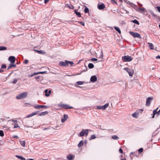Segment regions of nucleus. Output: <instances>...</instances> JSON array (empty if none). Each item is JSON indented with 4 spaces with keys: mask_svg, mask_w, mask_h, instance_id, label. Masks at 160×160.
Returning <instances> with one entry per match:
<instances>
[{
    "mask_svg": "<svg viewBox=\"0 0 160 160\" xmlns=\"http://www.w3.org/2000/svg\"><path fill=\"white\" fill-rule=\"evenodd\" d=\"M28 94V92H25L18 95L16 97V98L18 99L24 98L27 97Z\"/></svg>",
    "mask_w": 160,
    "mask_h": 160,
    "instance_id": "7ed1b4c3",
    "label": "nucleus"
},
{
    "mask_svg": "<svg viewBox=\"0 0 160 160\" xmlns=\"http://www.w3.org/2000/svg\"><path fill=\"white\" fill-rule=\"evenodd\" d=\"M68 7L70 9H73L74 8V7L72 5H71V6H68Z\"/></svg>",
    "mask_w": 160,
    "mask_h": 160,
    "instance_id": "864d4df0",
    "label": "nucleus"
},
{
    "mask_svg": "<svg viewBox=\"0 0 160 160\" xmlns=\"http://www.w3.org/2000/svg\"><path fill=\"white\" fill-rule=\"evenodd\" d=\"M156 59H160V56L159 55H158L156 57Z\"/></svg>",
    "mask_w": 160,
    "mask_h": 160,
    "instance_id": "052dcab7",
    "label": "nucleus"
},
{
    "mask_svg": "<svg viewBox=\"0 0 160 160\" xmlns=\"http://www.w3.org/2000/svg\"><path fill=\"white\" fill-rule=\"evenodd\" d=\"M139 114V112L137 111L132 114V116L133 118H137Z\"/></svg>",
    "mask_w": 160,
    "mask_h": 160,
    "instance_id": "4468645a",
    "label": "nucleus"
},
{
    "mask_svg": "<svg viewBox=\"0 0 160 160\" xmlns=\"http://www.w3.org/2000/svg\"><path fill=\"white\" fill-rule=\"evenodd\" d=\"M16 67V64H10L8 68V70L9 69L12 68V67Z\"/></svg>",
    "mask_w": 160,
    "mask_h": 160,
    "instance_id": "4be33fe9",
    "label": "nucleus"
},
{
    "mask_svg": "<svg viewBox=\"0 0 160 160\" xmlns=\"http://www.w3.org/2000/svg\"><path fill=\"white\" fill-rule=\"evenodd\" d=\"M111 2L113 4H117V2L115 0H111Z\"/></svg>",
    "mask_w": 160,
    "mask_h": 160,
    "instance_id": "79ce46f5",
    "label": "nucleus"
},
{
    "mask_svg": "<svg viewBox=\"0 0 160 160\" xmlns=\"http://www.w3.org/2000/svg\"><path fill=\"white\" fill-rule=\"evenodd\" d=\"M17 82V80L16 79H14L12 82V83L13 84H15Z\"/></svg>",
    "mask_w": 160,
    "mask_h": 160,
    "instance_id": "3c124183",
    "label": "nucleus"
},
{
    "mask_svg": "<svg viewBox=\"0 0 160 160\" xmlns=\"http://www.w3.org/2000/svg\"><path fill=\"white\" fill-rule=\"evenodd\" d=\"M48 113V112L45 111V112H42L40 113L39 114V116H44L45 115L47 114Z\"/></svg>",
    "mask_w": 160,
    "mask_h": 160,
    "instance_id": "6ab92c4d",
    "label": "nucleus"
},
{
    "mask_svg": "<svg viewBox=\"0 0 160 160\" xmlns=\"http://www.w3.org/2000/svg\"><path fill=\"white\" fill-rule=\"evenodd\" d=\"M143 151V149L142 148H141L138 150V151L140 152H142Z\"/></svg>",
    "mask_w": 160,
    "mask_h": 160,
    "instance_id": "09e8293b",
    "label": "nucleus"
},
{
    "mask_svg": "<svg viewBox=\"0 0 160 160\" xmlns=\"http://www.w3.org/2000/svg\"><path fill=\"white\" fill-rule=\"evenodd\" d=\"M131 22H133L135 24H138V25H139V22H138V21L136 19L133 20H132L131 21Z\"/></svg>",
    "mask_w": 160,
    "mask_h": 160,
    "instance_id": "473e14b6",
    "label": "nucleus"
},
{
    "mask_svg": "<svg viewBox=\"0 0 160 160\" xmlns=\"http://www.w3.org/2000/svg\"><path fill=\"white\" fill-rule=\"evenodd\" d=\"M128 73L129 72L130 69L128 68H125L124 69Z\"/></svg>",
    "mask_w": 160,
    "mask_h": 160,
    "instance_id": "8fccbe9b",
    "label": "nucleus"
},
{
    "mask_svg": "<svg viewBox=\"0 0 160 160\" xmlns=\"http://www.w3.org/2000/svg\"><path fill=\"white\" fill-rule=\"evenodd\" d=\"M77 83L78 85H82L84 83V82L78 81L77 82Z\"/></svg>",
    "mask_w": 160,
    "mask_h": 160,
    "instance_id": "e433bc0d",
    "label": "nucleus"
},
{
    "mask_svg": "<svg viewBox=\"0 0 160 160\" xmlns=\"http://www.w3.org/2000/svg\"><path fill=\"white\" fill-rule=\"evenodd\" d=\"M39 112V111H36V112H33L32 113H31L29 114L28 116H27L26 117L27 118H29L30 117H31L34 115H35L37 114V113Z\"/></svg>",
    "mask_w": 160,
    "mask_h": 160,
    "instance_id": "ddd939ff",
    "label": "nucleus"
},
{
    "mask_svg": "<svg viewBox=\"0 0 160 160\" xmlns=\"http://www.w3.org/2000/svg\"><path fill=\"white\" fill-rule=\"evenodd\" d=\"M47 106L43 105H38V106H34V108L35 109H38L40 108H47Z\"/></svg>",
    "mask_w": 160,
    "mask_h": 160,
    "instance_id": "6e6552de",
    "label": "nucleus"
},
{
    "mask_svg": "<svg viewBox=\"0 0 160 160\" xmlns=\"http://www.w3.org/2000/svg\"><path fill=\"white\" fill-rule=\"evenodd\" d=\"M89 9L88 8L86 7H85V8L84 9V11L85 13H87L89 12Z\"/></svg>",
    "mask_w": 160,
    "mask_h": 160,
    "instance_id": "f704fd0d",
    "label": "nucleus"
},
{
    "mask_svg": "<svg viewBox=\"0 0 160 160\" xmlns=\"http://www.w3.org/2000/svg\"><path fill=\"white\" fill-rule=\"evenodd\" d=\"M158 109V108H157V109H156L155 110H154L153 111V116H152V118H154V116L156 114H157V110Z\"/></svg>",
    "mask_w": 160,
    "mask_h": 160,
    "instance_id": "7c9ffc66",
    "label": "nucleus"
},
{
    "mask_svg": "<svg viewBox=\"0 0 160 160\" xmlns=\"http://www.w3.org/2000/svg\"><path fill=\"white\" fill-rule=\"evenodd\" d=\"M114 28L115 30H116L117 32H118L119 34H121V31L119 28H118V27H116V26H114Z\"/></svg>",
    "mask_w": 160,
    "mask_h": 160,
    "instance_id": "cd10ccee",
    "label": "nucleus"
},
{
    "mask_svg": "<svg viewBox=\"0 0 160 160\" xmlns=\"http://www.w3.org/2000/svg\"><path fill=\"white\" fill-rule=\"evenodd\" d=\"M98 7L99 9L102 10L105 8V5L104 4H102L100 5H98Z\"/></svg>",
    "mask_w": 160,
    "mask_h": 160,
    "instance_id": "2eb2a0df",
    "label": "nucleus"
},
{
    "mask_svg": "<svg viewBox=\"0 0 160 160\" xmlns=\"http://www.w3.org/2000/svg\"><path fill=\"white\" fill-rule=\"evenodd\" d=\"M103 52H102V51H101V52L100 55V56L99 57V58H100L102 59L103 58Z\"/></svg>",
    "mask_w": 160,
    "mask_h": 160,
    "instance_id": "ea45409f",
    "label": "nucleus"
},
{
    "mask_svg": "<svg viewBox=\"0 0 160 160\" xmlns=\"http://www.w3.org/2000/svg\"><path fill=\"white\" fill-rule=\"evenodd\" d=\"M20 128V127L18 126V122L14 123V128Z\"/></svg>",
    "mask_w": 160,
    "mask_h": 160,
    "instance_id": "c9c22d12",
    "label": "nucleus"
},
{
    "mask_svg": "<svg viewBox=\"0 0 160 160\" xmlns=\"http://www.w3.org/2000/svg\"><path fill=\"white\" fill-rule=\"evenodd\" d=\"M49 1V0H44V3L46 4Z\"/></svg>",
    "mask_w": 160,
    "mask_h": 160,
    "instance_id": "680f3d73",
    "label": "nucleus"
},
{
    "mask_svg": "<svg viewBox=\"0 0 160 160\" xmlns=\"http://www.w3.org/2000/svg\"><path fill=\"white\" fill-rule=\"evenodd\" d=\"M9 60L11 63H13L15 62V58L14 56H10L9 57Z\"/></svg>",
    "mask_w": 160,
    "mask_h": 160,
    "instance_id": "9d476101",
    "label": "nucleus"
},
{
    "mask_svg": "<svg viewBox=\"0 0 160 160\" xmlns=\"http://www.w3.org/2000/svg\"><path fill=\"white\" fill-rule=\"evenodd\" d=\"M153 97H150L146 99V105L147 106H149L151 102L153 100Z\"/></svg>",
    "mask_w": 160,
    "mask_h": 160,
    "instance_id": "423d86ee",
    "label": "nucleus"
},
{
    "mask_svg": "<svg viewBox=\"0 0 160 160\" xmlns=\"http://www.w3.org/2000/svg\"><path fill=\"white\" fill-rule=\"evenodd\" d=\"M91 131V130L90 129H82L81 132L78 135V136L80 137H82L83 136L85 135L86 136H87L88 134V132Z\"/></svg>",
    "mask_w": 160,
    "mask_h": 160,
    "instance_id": "f257e3e1",
    "label": "nucleus"
},
{
    "mask_svg": "<svg viewBox=\"0 0 160 160\" xmlns=\"http://www.w3.org/2000/svg\"><path fill=\"white\" fill-rule=\"evenodd\" d=\"M136 11L139 12L141 11L142 12H146V10L145 8H138L136 9Z\"/></svg>",
    "mask_w": 160,
    "mask_h": 160,
    "instance_id": "f8f14e48",
    "label": "nucleus"
},
{
    "mask_svg": "<svg viewBox=\"0 0 160 160\" xmlns=\"http://www.w3.org/2000/svg\"><path fill=\"white\" fill-rule=\"evenodd\" d=\"M136 153L135 152H131L130 153V157H131V155H133V154L134 153Z\"/></svg>",
    "mask_w": 160,
    "mask_h": 160,
    "instance_id": "bf43d9fd",
    "label": "nucleus"
},
{
    "mask_svg": "<svg viewBox=\"0 0 160 160\" xmlns=\"http://www.w3.org/2000/svg\"><path fill=\"white\" fill-rule=\"evenodd\" d=\"M96 138L95 134H93L91 135V137L89 138V140H91L92 139H94Z\"/></svg>",
    "mask_w": 160,
    "mask_h": 160,
    "instance_id": "c756f323",
    "label": "nucleus"
},
{
    "mask_svg": "<svg viewBox=\"0 0 160 160\" xmlns=\"http://www.w3.org/2000/svg\"><path fill=\"white\" fill-rule=\"evenodd\" d=\"M143 111V109H139V110L137 111H138L139 112V113H142V112Z\"/></svg>",
    "mask_w": 160,
    "mask_h": 160,
    "instance_id": "603ef678",
    "label": "nucleus"
},
{
    "mask_svg": "<svg viewBox=\"0 0 160 160\" xmlns=\"http://www.w3.org/2000/svg\"><path fill=\"white\" fill-rule=\"evenodd\" d=\"M46 72L44 71V72H38L37 73H34V74H33L30 76H29V77H32L35 75L37 74H43V73H45Z\"/></svg>",
    "mask_w": 160,
    "mask_h": 160,
    "instance_id": "412c9836",
    "label": "nucleus"
},
{
    "mask_svg": "<svg viewBox=\"0 0 160 160\" xmlns=\"http://www.w3.org/2000/svg\"><path fill=\"white\" fill-rule=\"evenodd\" d=\"M58 106L62 108L65 109L73 108V107L69 106L67 104H65L63 103L59 104H58Z\"/></svg>",
    "mask_w": 160,
    "mask_h": 160,
    "instance_id": "20e7f679",
    "label": "nucleus"
},
{
    "mask_svg": "<svg viewBox=\"0 0 160 160\" xmlns=\"http://www.w3.org/2000/svg\"><path fill=\"white\" fill-rule=\"evenodd\" d=\"M108 105L109 104L108 103H106L104 105H103V106H97V108L98 109H99L104 110L108 107Z\"/></svg>",
    "mask_w": 160,
    "mask_h": 160,
    "instance_id": "0eeeda50",
    "label": "nucleus"
},
{
    "mask_svg": "<svg viewBox=\"0 0 160 160\" xmlns=\"http://www.w3.org/2000/svg\"><path fill=\"white\" fill-rule=\"evenodd\" d=\"M119 152L121 153H123V151H122V149L120 148L119 149Z\"/></svg>",
    "mask_w": 160,
    "mask_h": 160,
    "instance_id": "6e6d98bb",
    "label": "nucleus"
},
{
    "mask_svg": "<svg viewBox=\"0 0 160 160\" xmlns=\"http://www.w3.org/2000/svg\"><path fill=\"white\" fill-rule=\"evenodd\" d=\"M15 157L18 158V159H21V160H26V159L25 158L18 155H16Z\"/></svg>",
    "mask_w": 160,
    "mask_h": 160,
    "instance_id": "a878e982",
    "label": "nucleus"
},
{
    "mask_svg": "<svg viewBox=\"0 0 160 160\" xmlns=\"http://www.w3.org/2000/svg\"><path fill=\"white\" fill-rule=\"evenodd\" d=\"M90 60L92 61L95 62V61H96L97 60V59L96 58H92Z\"/></svg>",
    "mask_w": 160,
    "mask_h": 160,
    "instance_id": "c03bdc74",
    "label": "nucleus"
},
{
    "mask_svg": "<svg viewBox=\"0 0 160 160\" xmlns=\"http://www.w3.org/2000/svg\"><path fill=\"white\" fill-rule=\"evenodd\" d=\"M35 138L39 139L40 140L41 139V138L40 137H39L37 135H36L35 136Z\"/></svg>",
    "mask_w": 160,
    "mask_h": 160,
    "instance_id": "5fc2aeb1",
    "label": "nucleus"
},
{
    "mask_svg": "<svg viewBox=\"0 0 160 160\" xmlns=\"http://www.w3.org/2000/svg\"><path fill=\"white\" fill-rule=\"evenodd\" d=\"M73 156L71 154L68 155L67 156V158L69 160H72Z\"/></svg>",
    "mask_w": 160,
    "mask_h": 160,
    "instance_id": "5701e85b",
    "label": "nucleus"
},
{
    "mask_svg": "<svg viewBox=\"0 0 160 160\" xmlns=\"http://www.w3.org/2000/svg\"><path fill=\"white\" fill-rule=\"evenodd\" d=\"M79 23L81 24L82 26H84L85 25V23L84 22L79 21Z\"/></svg>",
    "mask_w": 160,
    "mask_h": 160,
    "instance_id": "37998d69",
    "label": "nucleus"
},
{
    "mask_svg": "<svg viewBox=\"0 0 160 160\" xmlns=\"http://www.w3.org/2000/svg\"><path fill=\"white\" fill-rule=\"evenodd\" d=\"M18 136L17 135H14L13 136V138H18Z\"/></svg>",
    "mask_w": 160,
    "mask_h": 160,
    "instance_id": "774afa93",
    "label": "nucleus"
},
{
    "mask_svg": "<svg viewBox=\"0 0 160 160\" xmlns=\"http://www.w3.org/2000/svg\"><path fill=\"white\" fill-rule=\"evenodd\" d=\"M59 65L61 66H66L68 65V64L67 63V61H65V62L61 61L59 63Z\"/></svg>",
    "mask_w": 160,
    "mask_h": 160,
    "instance_id": "1a4fd4ad",
    "label": "nucleus"
},
{
    "mask_svg": "<svg viewBox=\"0 0 160 160\" xmlns=\"http://www.w3.org/2000/svg\"><path fill=\"white\" fill-rule=\"evenodd\" d=\"M97 78L95 75L92 76L91 77L90 81L92 82H94L97 81Z\"/></svg>",
    "mask_w": 160,
    "mask_h": 160,
    "instance_id": "9b49d317",
    "label": "nucleus"
},
{
    "mask_svg": "<svg viewBox=\"0 0 160 160\" xmlns=\"http://www.w3.org/2000/svg\"><path fill=\"white\" fill-rule=\"evenodd\" d=\"M4 135L3 132L2 130H0V136L2 137Z\"/></svg>",
    "mask_w": 160,
    "mask_h": 160,
    "instance_id": "58836bf2",
    "label": "nucleus"
},
{
    "mask_svg": "<svg viewBox=\"0 0 160 160\" xmlns=\"http://www.w3.org/2000/svg\"><path fill=\"white\" fill-rule=\"evenodd\" d=\"M94 65L92 63H89L88 65V67L90 69H92L94 67Z\"/></svg>",
    "mask_w": 160,
    "mask_h": 160,
    "instance_id": "2f4dec72",
    "label": "nucleus"
},
{
    "mask_svg": "<svg viewBox=\"0 0 160 160\" xmlns=\"http://www.w3.org/2000/svg\"><path fill=\"white\" fill-rule=\"evenodd\" d=\"M126 2L128 5H131L132 3L131 2H130L128 1H126Z\"/></svg>",
    "mask_w": 160,
    "mask_h": 160,
    "instance_id": "4d7b16f0",
    "label": "nucleus"
},
{
    "mask_svg": "<svg viewBox=\"0 0 160 160\" xmlns=\"http://www.w3.org/2000/svg\"><path fill=\"white\" fill-rule=\"evenodd\" d=\"M155 68V66H153L152 68V70H154Z\"/></svg>",
    "mask_w": 160,
    "mask_h": 160,
    "instance_id": "0e129e2a",
    "label": "nucleus"
},
{
    "mask_svg": "<svg viewBox=\"0 0 160 160\" xmlns=\"http://www.w3.org/2000/svg\"><path fill=\"white\" fill-rule=\"evenodd\" d=\"M128 73L129 74V76H132L134 73V71L132 69H130L129 72H128Z\"/></svg>",
    "mask_w": 160,
    "mask_h": 160,
    "instance_id": "f3484780",
    "label": "nucleus"
},
{
    "mask_svg": "<svg viewBox=\"0 0 160 160\" xmlns=\"http://www.w3.org/2000/svg\"><path fill=\"white\" fill-rule=\"evenodd\" d=\"M132 57L128 55L124 56L122 57V60L124 62H130L133 60Z\"/></svg>",
    "mask_w": 160,
    "mask_h": 160,
    "instance_id": "f03ea898",
    "label": "nucleus"
},
{
    "mask_svg": "<svg viewBox=\"0 0 160 160\" xmlns=\"http://www.w3.org/2000/svg\"><path fill=\"white\" fill-rule=\"evenodd\" d=\"M48 89H46L45 90V96H47V97H48L50 95V94H48Z\"/></svg>",
    "mask_w": 160,
    "mask_h": 160,
    "instance_id": "4c0bfd02",
    "label": "nucleus"
},
{
    "mask_svg": "<svg viewBox=\"0 0 160 160\" xmlns=\"http://www.w3.org/2000/svg\"><path fill=\"white\" fill-rule=\"evenodd\" d=\"M19 142H20V144L23 147H25V141H21V140H19Z\"/></svg>",
    "mask_w": 160,
    "mask_h": 160,
    "instance_id": "aec40b11",
    "label": "nucleus"
},
{
    "mask_svg": "<svg viewBox=\"0 0 160 160\" xmlns=\"http://www.w3.org/2000/svg\"><path fill=\"white\" fill-rule=\"evenodd\" d=\"M138 6H139V7H141V6H142V4H141V3H139L138 4Z\"/></svg>",
    "mask_w": 160,
    "mask_h": 160,
    "instance_id": "69168bd1",
    "label": "nucleus"
},
{
    "mask_svg": "<svg viewBox=\"0 0 160 160\" xmlns=\"http://www.w3.org/2000/svg\"><path fill=\"white\" fill-rule=\"evenodd\" d=\"M151 14L154 17H156L157 16V15L155 14L153 12L151 13Z\"/></svg>",
    "mask_w": 160,
    "mask_h": 160,
    "instance_id": "13d9d810",
    "label": "nucleus"
},
{
    "mask_svg": "<svg viewBox=\"0 0 160 160\" xmlns=\"http://www.w3.org/2000/svg\"><path fill=\"white\" fill-rule=\"evenodd\" d=\"M160 113V110L157 112V114L158 115Z\"/></svg>",
    "mask_w": 160,
    "mask_h": 160,
    "instance_id": "338daca9",
    "label": "nucleus"
},
{
    "mask_svg": "<svg viewBox=\"0 0 160 160\" xmlns=\"http://www.w3.org/2000/svg\"><path fill=\"white\" fill-rule=\"evenodd\" d=\"M68 116L66 114L63 115V118L62 119L61 122H64L68 118Z\"/></svg>",
    "mask_w": 160,
    "mask_h": 160,
    "instance_id": "dca6fc26",
    "label": "nucleus"
},
{
    "mask_svg": "<svg viewBox=\"0 0 160 160\" xmlns=\"http://www.w3.org/2000/svg\"><path fill=\"white\" fill-rule=\"evenodd\" d=\"M112 138L114 140H118L119 139V138L118 136L114 135L112 136Z\"/></svg>",
    "mask_w": 160,
    "mask_h": 160,
    "instance_id": "b1692460",
    "label": "nucleus"
},
{
    "mask_svg": "<svg viewBox=\"0 0 160 160\" xmlns=\"http://www.w3.org/2000/svg\"><path fill=\"white\" fill-rule=\"evenodd\" d=\"M77 10H75L74 12L76 14V15L78 17H80L81 16V13L79 12H77Z\"/></svg>",
    "mask_w": 160,
    "mask_h": 160,
    "instance_id": "bb28decb",
    "label": "nucleus"
},
{
    "mask_svg": "<svg viewBox=\"0 0 160 160\" xmlns=\"http://www.w3.org/2000/svg\"><path fill=\"white\" fill-rule=\"evenodd\" d=\"M156 8L157 9L158 11L160 13V6L156 7Z\"/></svg>",
    "mask_w": 160,
    "mask_h": 160,
    "instance_id": "49530a36",
    "label": "nucleus"
},
{
    "mask_svg": "<svg viewBox=\"0 0 160 160\" xmlns=\"http://www.w3.org/2000/svg\"><path fill=\"white\" fill-rule=\"evenodd\" d=\"M34 50L36 52L39 53H45V52L43 50H38L34 49Z\"/></svg>",
    "mask_w": 160,
    "mask_h": 160,
    "instance_id": "c85d7f7f",
    "label": "nucleus"
},
{
    "mask_svg": "<svg viewBox=\"0 0 160 160\" xmlns=\"http://www.w3.org/2000/svg\"><path fill=\"white\" fill-rule=\"evenodd\" d=\"M28 62V61L27 59H25L23 61V63L25 64H27Z\"/></svg>",
    "mask_w": 160,
    "mask_h": 160,
    "instance_id": "de8ad7c7",
    "label": "nucleus"
},
{
    "mask_svg": "<svg viewBox=\"0 0 160 160\" xmlns=\"http://www.w3.org/2000/svg\"><path fill=\"white\" fill-rule=\"evenodd\" d=\"M129 33L134 38H138L139 39H141L142 37L137 32H133L132 31L129 32Z\"/></svg>",
    "mask_w": 160,
    "mask_h": 160,
    "instance_id": "39448f33",
    "label": "nucleus"
},
{
    "mask_svg": "<svg viewBox=\"0 0 160 160\" xmlns=\"http://www.w3.org/2000/svg\"><path fill=\"white\" fill-rule=\"evenodd\" d=\"M6 68V65L5 64L2 65L1 67V69H5Z\"/></svg>",
    "mask_w": 160,
    "mask_h": 160,
    "instance_id": "a18cd8bd",
    "label": "nucleus"
},
{
    "mask_svg": "<svg viewBox=\"0 0 160 160\" xmlns=\"http://www.w3.org/2000/svg\"><path fill=\"white\" fill-rule=\"evenodd\" d=\"M148 44L149 45V47L150 49H154V46L152 43L148 42Z\"/></svg>",
    "mask_w": 160,
    "mask_h": 160,
    "instance_id": "a211bd4d",
    "label": "nucleus"
},
{
    "mask_svg": "<svg viewBox=\"0 0 160 160\" xmlns=\"http://www.w3.org/2000/svg\"><path fill=\"white\" fill-rule=\"evenodd\" d=\"M12 121L14 123L17 122V120H13Z\"/></svg>",
    "mask_w": 160,
    "mask_h": 160,
    "instance_id": "e2e57ef3",
    "label": "nucleus"
},
{
    "mask_svg": "<svg viewBox=\"0 0 160 160\" xmlns=\"http://www.w3.org/2000/svg\"><path fill=\"white\" fill-rule=\"evenodd\" d=\"M83 144V140L81 141L78 144V147L79 148L81 147V146H82Z\"/></svg>",
    "mask_w": 160,
    "mask_h": 160,
    "instance_id": "393cba45",
    "label": "nucleus"
},
{
    "mask_svg": "<svg viewBox=\"0 0 160 160\" xmlns=\"http://www.w3.org/2000/svg\"><path fill=\"white\" fill-rule=\"evenodd\" d=\"M7 49V48L4 46H0V51L5 50Z\"/></svg>",
    "mask_w": 160,
    "mask_h": 160,
    "instance_id": "72a5a7b5",
    "label": "nucleus"
},
{
    "mask_svg": "<svg viewBox=\"0 0 160 160\" xmlns=\"http://www.w3.org/2000/svg\"><path fill=\"white\" fill-rule=\"evenodd\" d=\"M67 63L68 64V63H69L71 66H72L74 64V63L73 62L71 61H67Z\"/></svg>",
    "mask_w": 160,
    "mask_h": 160,
    "instance_id": "a19ab883",
    "label": "nucleus"
}]
</instances>
